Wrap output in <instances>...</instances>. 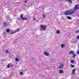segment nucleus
Instances as JSON below:
<instances>
[{
  "label": "nucleus",
  "instance_id": "obj_1",
  "mask_svg": "<svg viewBox=\"0 0 79 79\" xmlns=\"http://www.w3.org/2000/svg\"><path fill=\"white\" fill-rule=\"evenodd\" d=\"M79 9V5L77 4L74 7V11L73 10H70L65 12L64 15H72V14H73V13H74L75 11H77V10Z\"/></svg>",
  "mask_w": 79,
  "mask_h": 79
},
{
  "label": "nucleus",
  "instance_id": "obj_2",
  "mask_svg": "<svg viewBox=\"0 0 79 79\" xmlns=\"http://www.w3.org/2000/svg\"><path fill=\"white\" fill-rule=\"evenodd\" d=\"M40 27L41 30L42 31H44L46 29V27L44 25H41L40 26Z\"/></svg>",
  "mask_w": 79,
  "mask_h": 79
},
{
  "label": "nucleus",
  "instance_id": "obj_3",
  "mask_svg": "<svg viewBox=\"0 0 79 79\" xmlns=\"http://www.w3.org/2000/svg\"><path fill=\"white\" fill-rule=\"evenodd\" d=\"M44 55H46V56H48L49 55V53H48V52H44Z\"/></svg>",
  "mask_w": 79,
  "mask_h": 79
},
{
  "label": "nucleus",
  "instance_id": "obj_4",
  "mask_svg": "<svg viewBox=\"0 0 79 79\" xmlns=\"http://www.w3.org/2000/svg\"><path fill=\"white\" fill-rule=\"evenodd\" d=\"M72 74H74V73L76 72V69H74L72 70Z\"/></svg>",
  "mask_w": 79,
  "mask_h": 79
},
{
  "label": "nucleus",
  "instance_id": "obj_5",
  "mask_svg": "<svg viewBox=\"0 0 79 79\" xmlns=\"http://www.w3.org/2000/svg\"><path fill=\"white\" fill-rule=\"evenodd\" d=\"M64 67V64H62L60 67V69H62Z\"/></svg>",
  "mask_w": 79,
  "mask_h": 79
},
{
  "label": "nucleus",
  "instance_id": "obj_6",
  "mask_svg": "<svg viewBox=\"0 0 79 79\" xmlns=\"http://www.w3.org/2000/svg\"><path fill=\"white\" fill-rule=\"evenodd\" d=\"M64 73V71L63 70H59V73L60 74H61L62 73Z\"/></svg>",
  "mask_w": 79,
  "mask_h": 79
},
{
  "label": "nucleus",
  "instance_id": "obj_7",
  "mask_svg": "<svg viewBox=\"0 0 79 79\" xmlns=\"http://www.w3.org/2000/svg\"><path fill=\"white\" fill-rule=\"evenodd\" d=\"M16 30H15V31H12L10 33V34H15V33H16Z\"/></svg>",
  "mask_w": 79,
  "mask_h": 79
},
{
  "label": "nucleus",
  "instance_id": "obj_8",
  "mask_svg": "<svg viewBox=\"0 0 79 79\" xmlns=\"http://www.w3.org/2000/svg\"><path fill=\"white\" fill-rule=\"evenodd\" d=\"M71 53H72V54H74V52L72 51H71L69 53V55H71Z\"/></svg>",
  "mask_w": 79,
  "mask_h": 79
},
{
  "label": "nucleus",
  "instance_id": "obj_9",
  "mask_svg": "<svg viewBox=\"0 0 79 79\" xmlns=\"http://www.w3.org/2000/svg\"><path fill=\"white\" fill-rule=\"evenodd\" d=\"M65 45L64 44H61V47H62V48H64V46H65Z\"/></svg>",
  "mask_w": 79,
  "mask_h": 79
},
{
  "label": "nucleus",
  "instance_id": "obj_10",
  "mask_svg": "<svg viewBox=\"0 0 79 79\" xmlns=\"http://www.w3.org/2000/svg\"><path fill=\"white\" fill-rule=\"evenodd\" d=\"M56 33L57 34H60V31L59 30H57L56 31Z\"/></svg>",
  "mask_w": 79,
  "mask_h": 79
},
{
  "label": "nucleus",
  "instance_id": "obj_11",
  "mask_svg": "<svg viewBox=\"0 0 79 79\" xmlns=\"http://www.w3.org/2000/svg\"><path fill=\"white\" fill-rule=\"evenodd\" d=\"M65 1H69L70 3H73L71 0H65Z\"/></svg>",
  "mask_w": 79,
  "mask_h": 79
},
{
  "label": "nucleus",
  "instance_id": "obj_12",
  "mask_svg": "<svg viewBox=\"0 0 79 79\" xmlns=\"http://www.w3.org/2000/svg\"><path fill=\"white\" fill-rule=\"evenodd\" d=\"M4 25L5 26H6L8 25V24L4 22Z\"/></svg>",
  "mask_w": 79,
  "mask_h": 79
},
{
  "label": "nucleus",
  "instance_id": "obj_13",
  "mask_svg": "<svg viewBox=\"0 0 79 79\" xmlns=\"http://www.w3.org/2000/svg\"><path fill=\"white\" fill-rule=\"evenodd\" d=\"M66 17L68 19H71V18L70 16H67Z\"/></svg>",
  "mask_w": 79,
  "mask_h": 79
},
{
  "label": "nucleus",
  "instance_id": "obj_14",
  "mask_svg": "<svg viewBox=\"0 0 79 79\" xmlns=\"http://www.w3.org/2000/svg\"><path fill=\"white\" fill-rule=\"evenodd\" d=\"M21 19L23 20V19H24V20H26V19H27V18H25V17H23L21 18Z\"/></svg>",
  "mask_w": 79,
  "mask_h": 79
},
{
  "label": "nucleus",
  "instance_id": "obj_15",
  "mask_svg": "<svg viewBox=\"0 0 79 79\" xmlns=\"http://www.w3.org/2000/svg\"><path fill=\"white\" fill-rule=\"evenodd\" d=\"M75 56H76V54H73V58H75Z\"/></svg>",
  "mask_w": 79,
  "mask_h": 79
},
{
  "label": "nucleus",
  "instance_id": "obj_16",
  "mask_svg": "<svg viewBox=\"0 0 79 79\" xmlns=\"http://www.w3.org/2000/svg\"><path fill=\"white\" fill-rule=\"evenodd\" d=\"M19 58H15V61H19Z\"/></svg>",
  "mask_w": 79,
  "mask_h": 79
},
{
  "label": "nucleus",
  "instance_id": "obj_17",
  "mask_svg": "<svg viewBox=\"0 0 79 79\" xmlns=\"http://www.w3.org/2000/svg\"><path fill=\"white\" fill-rule=\"evenodd\" d=\"M10 29H8L6 30V32H10Z\"/></svg>",
  "mask_w": 79,
  "mask_h": 79
},
{
  "label": "nucleus",
  "instance_id": "obj_18",
  "mask_svg": "<svg viewBox=\"0 0 79 79\" xmlns=\"http://www.w3.org/2000/svg\"><path fill=\"white\" fill-rule=\"evenodd\" d=\"M43 18H45L46 17V15H45V14H43Z\"/></svg>",
  "mask_w": 79,
  "mask_h": 79
},
{
  "label": "nucleus",
  "instance_id": "obj_19",
  "mask_svg": "<svg viewBox=\"0 0 79 79\" xmlns=\"http://www.w3.org/2000/svg\"><path fill=\"white\" fill-rule=\"evenodd\" d=\"M78 32H79V30H78L77 31H75V33H78Z\"/></svg>",
  "mask_w": 79,
  "mask_h": 79
},
{
  "label": "nucleus",
  "instance_id": "obj_20",
  "mask_svg": "<svg viewBox=\"0 0 79 79\" xmlns=\"http://www.w3.org/2000/svg\"><path fill=\"white\" fill-rule=\"evenodd\" d=\"M7 68H10V65L8 64L7 65Z\"/></svg>",
  "mask_w": 79,
  "mask_h": 79
},
{
  "label": "nucleus",
  "instance_id": "obj_21",
  "mask_svg": "<svg viewBox=\"0 0 79 79\" xmlns=\"http://www.w3.org/2000/svg\"><path fill=\"white\" fill-rule=\"evenodd\" d=\"M71 68H74V65L71 64Z\"/></svg>",
  "mask_w": 79,
  "mask_h": 79
},
{
  "label": "nucleus",
  "instance_id": "obj_22",
  "mask_svg": "<svg viewBox=\"0 0 79 79\" xmlns=\"http://www.w3.org/2000/svg\"><path fill=\"white\" fill-rule=\"evenodd\" d=\"M71 63H72V64L74 63V60H71Z\"/></svg>",
  "mask_w": 79,
  "mask_h": 79
},
{
  "label": "nucleus",
  "instance_id": "obj_23",
  "mask_svg": "<svg viewBox=\"0 0 79 79\" xmlns=\"http://www.w3.org/2000/svg\"><path fill=\"white\" fill-rule=\"evenodd\" d=\"M16 32H19V28H18L17 29V30H16Z\"/></svg>",
  "mask_w": 79,
  "mask_h": 79
},
{
  "label": "nucleus",
  "instance_id": "obj_24",
  "mask_svg": "<svg viewBox=\"0 0 79 79\" xmlns=\"http://www.w3.org/2000/svg\"><path fill=\"white\" fill-rule=\"evenodd\" d=\"M20 75H22V74H23V73L22 72H21L20 73Z\"/></svg>",
  "mask_w": 79,
  "mask_h": 79
},
{
  "label": "nucleus",
  "instance_id": "obj_25",
  "mask_svg": "<svg viewBox=\"0 0 79 79\" xmlns=\"http://www.w3.org/2000/svg\"><path fill=\"white\" fill-rule=\"evenodd\" d=\"M23 17V15H20V18H22Z\"/></svg>",
  "mask_w": 79,
  "mask_h": 79
},
{
  "label": "nucleus",
  "instance_id": "obj_26",
  "mask_svg": "<svg viewBox=\"0 0 79 79\" xmlns=\"http://www.w3.org/2000/svg\"><path fill=\"white\" fill-rule=\"evenodd\" d=\"M77 55H79V51H77Z\"/></svg>",
  "mask_w": 79,
  "mask_h": 79
},
{
  "label": "nucleus",
  "instance_id": "obj_27",
  "mask_svg": "<svg viewBox=\"0 0 79 79\" xmlns=\"http://www.w3.org/2000/svg\"><path fill=\"white\" fill-rule=\"evenodd\" d=\"M6 53H8V50H6Z\"/></svg>",
  "mask_w": 79,
  "mask_h": 79
},
{
  "label": "nucleus",
  "instance_id": "obj_28",
  "mask_svg": "<svg viewBox=\"0 0 79 79\" xmlns=\"http://www.w3.org/2000/svg\"><path fill=\"white\" fill-rule=\"evenodd\" d=\"M25 3H27V0H26L24 1Z\"/></svg>",
  "mask_w": 79,
  "mask_h": 79
},
{
  "label": "nucleus",
  "instance_id": "obj_29",
  "mask_svg": "<svg viewBox=\"0 0 79 79\" xmlns=\"http://www.w3.org/2000/svg\"><path fill=\"white\" fill-rule=\"evenodd\" d=\"M33 20L34 21L35 20V18H33Z\"/></svg>",
  "mask_w": 79,
  "mask_h": 79
},
{
  "label": "nucleus",
  "instance_id": "obj_30",
  "mask_svg": "<svg viewBox=\"0 0 79 79\" xmlns=\"http://www.w3.org/2000/svg\"><path fill=\"white\" fill-rule=\"evenodd\" d=\"M77 39H79V35H78L77 37Z\"/></svg>",
  "mask_w": 79,
  "mask_h": 79
},
{
  "label": "nucleus",
  "instance_id": "obj_31",
  "mask_svg": "<svg viewBox=\"0 0 79 79\" xmlns=\"http://www.w3.org/2000/svg\"><path fill=\"white\" fill-rule=\"evenodd\" d=\"M73 1H75V0H73Z\"/></svg>",
  "mask_w": 79,
  "mask_h": 79
},
{
  "label": "nucleus",
  "instance_id": "obj_32",
  "mask_svg": "<svg viewBox=\"0 0 79 79\" xmlns=\"http://www.w3.org/2000/svg\"><path fill=\"white\" fill-rule=\"evenodd\" d=\"M31 59V60H33L32 59Z\"/></svg>",
  "mask_w": 79,
  "mask_h": 79
}]
</instances>
